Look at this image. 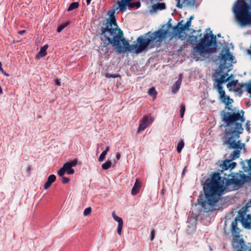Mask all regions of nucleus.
I'll use <instances>...</instances> for the list:
<instances>
[{"label": "nucleus", "mask_w": 251, "mask_h": 251, "mask_svg": "<svg viewBox=\"0 0 251 251\" xmlns=\"http://www.w3.org/2000/svg\"><path fill=\"white\" fill-rule=\"evenodd\" d=\"M186 167H185L183 170H182V176H184L185 175V171H186Z\"/></svg>", "instance_id": "5fc2aeb1"}, {"label": "nucleus", "mask_w": 251, "mask_h": 251, "mask_svg": "<svg viewBox=\"0 0 251 251\" xmlns=\"http://www.w3.org/2000/svg\"><path fill=\"white\" fill-rule=\"evenodd\" d=\"M105 76L107 78H116L119 76V75L116 74H111L109 73H106L105 74Z\"/></svg>", "instance_id": "58836bf2"}, {"label": "nucleus", "mask_w": 251, "mask_h": 251, "mask_svg": "<svg viewBox=\"0 0 251 251\" xmlns=\"http://www.w3.org/2000/svg\"><path fill=\"white\" fill-rule=\"evenodd\" d=\"M2 93V90L1 86H0V94Z\"/></svg>", "instance_id": "e2e57ef3"}, {"label": "nucleus", "mask_w": 251, "mask_h": 251, "mask_svg": "<svg viewBox=\"0 0 251 251\" xmlns=\"http://www.w3.org/2000/svg\"><path fill=\"white\" fill-rule=\"evenodd\" d=\"M216 88L219 94V98L222 102L225 103L226 106H228L233 100L229 96L226 95L225 91L223 89L222 86H216Z\"/></svg>", "instance_id": "9d476101"}, {"label": "nucleus", "mask_w": 251, "mask_h": 251, "mask_svg": "<svg viewBox=\"0 0 251 251\" xmlns=\"http://www.w3.org/2000/svg\"><path fill=\"white\" fill-rule=\"evenodd\" d=\"M238 83V80H232L230 82H229L226 86H227V88H229V87L231 86H235L236 85V84H237Z\"/></svg>", "instance_id": "e433bc0d"}, {"label": "nucleus", "mask_w": 251, "mask_h": 251, "mask_svg": "<svg viewBox=\"0 0 251 251\" xmlns=\"http://www.w3.org/2000/svg\"><path fill=\"white\" fill-rule=\"evenodd\" d=\"M184 1H188V0H183Z\"/></svg>", "instance_id": "338daca9"}, {"label": "nucleus", "mask_w": 251, "mask_h": 251, "mask_svg": "<svg viewBox=\"0 0 251 251\" xmlns=\"http://www.w3.org/2000/svg\"><path fill=\"white\" fill-rule=\"evenodd\" d=\"M218 37H220V36H221V34H218Z\"/></svg>", "instance_id": "0e129e2a"}, {"label": "nucleus", "mask_w": 251, "mask_h": 251, "mask_svg": "<svg viewBox=\"0 0 251 251\" xmlns=\"http://www.w3.org/2000/svg\"><path fill=\"white\" fill-rule=\"evenodd\" d=\"M249 121L247 122V123H246V129L247 131H250V126L248 125V123H249Z\"/></svg>", "instance_id": "3c124183"}, {"label": "nucleus", "mask_w": 251, "mask_h": 251, "mask_svg": "<svg viewBox=\"0 0 251 251\" xmlns=\"http://www.w3.org/2000/svg\"><path fill=\"white\" fill-rule=\"evenodd\" d=\"M242 180L243 182H250L251 181V176H246L243 175L242 176Z\"/></svg>", "instance_id": "c9c22d12"}, {"label": "nucleus", "mask_w": 251, "mask_h": 251, "mask_svg": "<svg viewBox=\"0 0 251 251\" xmlns=\"http://www.w3.org/2000/svg\"><path fill=\"white\" fill-rule=\"evenodd\" d=\"M184 146V142L182 140H181L177 143V151L178 153H180L181 151Z\"/></svg>", "instance_id": "a878e982"}, {"label": "nucleus", "mask_w": 251, "mask_h": 251, "mask_svg": "<svg viewBox=\"0 0 251 251\" xmlns=\"http://www.w3.org/2000/svg\"><path fill=\"white\" fill-rule=\"evenodd\" d=\"M168 33L167 30L158 29L154 32L149 31L143 35H140L136 39L135 45H130L128 42L124 38L123 46L126 47V52H134L136 54L146 51L148 47L153 48L160 45Z\"/></svg>", "instance_id": "7ed1b4c3"}, {"label": "nucleus", "mask_w": 251, "mask_h": 251, "mask_svg": "<svg viewBox=\"0 0 251 251\" xmlns=\"http://www.w3.org/2000/svg\"><path fill=\"white\" fill-rule=\"evenodd\" d=\"M239 220V217H236L231 224V231L233 234H238L239 233V229L237 227V222Z\"/></svg>", "instance_id": "4468645a"}, {"label": "nucleus", "mask_w": 251, "mask_h": 251, "mask_svg": "<svg viewBox=\"0 0 251 251\" xmlns=\"http://www.w3.org/2000/svg\"><path fill=\"white\" fill-rule=\"evenodd\" d=\"M48 48V45H45L41 47L39 52L36 55L37 58L43 57L47 55L46 50Z\"/></svg>", "instance_id": "f3484780"}, {"label": "nucleus", "mask_w": 251, "mask_h": 251, "mask_svg": "<svg viewBox=\"0 0 251 251\" xmlns=\"http://www.w3.org/2000/svg\"><path fill=\"white\" fill-rule=\"evenodd\" d=\"M245 207H246V208L251 207V199L250 201L246 203Z\"/></svg>", "instance_id": "49530a36"}, {"label": "nucleus", "mask_w": 251, "mask_h": 251, "mask_svg": "<svg viewBox=\"0 0 251 251\" xmlns=\"http://www.w3.org/2000/svg\"><path fill=\"white\" fill-rule=\"evenodd\" d=\"M228 75V74L225 73L221 75L220 78H216L215 81L217 83V86H222L223 83L226 82L229 80V77H226Z\"/></svg>", "instance_id": "dca6fc26"}, {"label": "nucleus", "mask_w": 251, "mask_h": 251, "mask_svg": "<svg viewBox=\"0 0 251 251\" xmlns=\"http://www.w3.org/2000/svg\"><path fill=\"white\" fill-rule=\"evenodd\" d=\"M116 156L117 160H118L120 158V154H119V153L117 152L116 153Z\"/></svg>", "instance_id": "6e6d98bb"}, {"label": "nucleus", "mask_w": 251, "mask_h": 251, "mask_svg": "<svg viewBox=\"0 0 251 251\" xmlns=\"http://www.w3.org/2000/svg\"><path fill=\"white\" fill-rule=\"evenodd\" d=\"M185 111V105L184 103H182L180 106V116L181 118H182L184 117Z\"/></svg>", "instance_id": "473e14b6"}, {"label": "nucleus", "mask_w": 251, "mask_h": 251, "mask_svg": "<svg viewBox=\"0 0 251 251\" xmlns=\"http://www.w3.org/2000/svg\"><path fill=\"white\" fill-rule=\"evenodd\" d=\"M246 83H239V86H240V88H243L244 87V86H246Z\"/></svg>", "instance_id": "8fccbe9b"}, {"label": "nucleus", "mask_w": 251, "mask_h": 251, "mask_svg": "<svg viewBox=\"0 0 251 251\" xmlns=\"http://www.w3.org/2000/svg\"><path fill=\"white\" fill-rule=\"evenodd\" d=\"M238 236L233 239L232 242L233 247L237 249V251H251V244H246L243 238L238 239Z\"/></svg>", "instance_id": "6e6552de"}, {"label": "nucleus", "mask_w": 251, "mask_h": 251, "mask_svg": "<svg viewBox=\"0 0 251 251\" xmlns=\"http://www.w3.org/2000/svg\"><path fill=\"white\" fill-rule=\"evenodd\" d=\"M193 18H194V16H191L188 21H190V22H191V21L193 19Z\"/></svg>", "instance_id": "13d9d810"}, {"label": "nucleus", "mask_w": 251, "mask_h": 251, "mask_svg": "<svg viewBox=\"0 0 251 251\" xmlns=\"http://www.w3.org/2000/svg\"><path fill=\"white\" fill-rule=\"evenodd\" d=\"M0 72H1L4 75H5L6 76H9V75L6 73L3 69L2 68V70H0Z\"/></svg>", "instance_id": "de8ad7c7"}, {"label": "nucleus", "mask_w": 251, "mask_h": 251, "mask_svg": "<svg viewBox=\"0 0 251 251\" xmlns=\"http://www.w3.org/2000/svg\"><path fill=\"white\" fill-rule=\"evenodd\" d=\"M242 115L239 112L230 113L222 111V121L226 124L225 135L226 144L229 145L228 148L242 150L245 148V144L241 146L237 145L236 140L240 137V134L243 132L242 123L245 121L244 117V112L241 110Z\"/></svg>", "instance_id": "f03ea898"}, {"label": "nucleus", "mask_w": 251, "mask_h": 251, "mask_svg": "<svg viewBox=\"0 0 251 251\" xmlns=\"http://www.w3.org/2000/svg\"><path fill=\"white\" fill-rule=\"evenodd\" d=\"M112 215L114 220L117 222L118 223V224H123V219L121 217H119L116 215L114 211L112 212Z\"/></svg>", "instance_id": "bb28decb"}, {"label": "nucleus", "mask_w": 251, "mask_h": 251, "mask_svg": "<svg viewBox=\"0 0 251 251\" xmlns=\"http://www.w3.org/2000/svg\"><path fill=\"white\" fill-rule=\"evenodd\" d=\"M25 32V30H21V31H19L18 32V33L20 35H22Z\"/></svg>", "instance_id": "864d4df0"}, {"label": "nucleus", "mask_w": 251, "mask_h": 251, "mask_svg": "<svg viewBox=\"0 0 251 251\" xmlns=\"http://www.w3.org/2000/svg\"><path fill=\"white\" fill-rule=\"evenodd\" d=\"M237 3H241L240 6L235 4L233 7V12L236 19L240 26L243 27L251 24V0L249 4L244 0H238Z\"/></svg>", "instance_id": "423d86ee"}, {"label": "nucleus", "mask_w": 251, "mask_h": 251, "mask_svg": "<svg viewBox=\"0 0 251 251\" xmlns=\"http://www.w3.org/2000/svg\"><path fill=\"white\" fill-rule=\"evenodd\" d=\"M241 88L240 87L239 88H237L236 90V91L239 92V91H241Z\"/></svg>", "instance_id": "052dcab7"}, {"label": "nucleus", "mask_w": 251, "mask_h": 251, "mask_svg": "<svg viewBox=\"0 0 251 251\" xmlns=\"http://www.w3.org/2000/svg\"><path fill=\"white\" fill-rule=\"evenodd\" d=\"M191 23L190 21H187V22L185 23V24L184 25L186 28V29H188L189 27L191 26Z\"/></svg>", "instance_id": "37998d69"}, {"label": "nucleus", "mask_w": 251, "mask_h": 251, "mask_svg": "<svg viewBox=\"0 0 251 251\" xmlns=\"http://www.w3.org/2000/svg\"><path fill=\"white\" fill-rule=\"evenodd\" d=\"M246 212L244 211L239 210L238 212L239 215V221L241 222L243 226L247 229L251 228V222L248 220V219L245 218Z\"/></svg>", "instance_id": "ddd939ff"}, {"label": "nucleus", "mask_w": 251, "mask_h": 251, "mask_svg": "<svg viewBox=\"0 0 251 251\" xmlns=\"http://www.w3.org/2000/svg\"><path fill=\"white\" fill-rule=\"evenodd\" d=\"M176 6L179 8H181L182 7V5L180 4V0H176Z\"/></svg>", "instance_id": "c03bdc74"}, {"label": "nucleus", "mask_w": 251, "mask_h": 251, "mask_svg": "<svg viewBox=\"0 0 251 251\" xmlns=\"http://www.w3.org/2000/svg\"><path fill=\"white\" fill-rule=\"evenodd\" d=\"M63 165L65 169V171L68 174L72 175V174H74L75 170L73 169H72V167H68V165H67L66 164H65Z\"/></svg>", "instance_id": "c85d7f7f"}, {"label": "nucleus", "mask_w": 251, "mask_h": 251, "mask_svg": "<svg viewBox=\"0 0 251 251\" xmlns=\"http://www.w3.org/2000/svg\"><path fill=\"white\" fill-rule=\"evenodd\" d=\"M140 186V183L137 180L136 181L134 186L131 189V194L133 195H136L139 192V189Z\"/></svg>", "instance_id": "6ab92c4d"}, {"label": "nucleus", "mask_w": 251, "mask_h": 251, "mask_svg": "<svg viewBox=\"0 0 251 251\" xmlns=\"http://www.w3.org/2000/svg\"><path fill=\"white\" fill-rule=\"evenodd\" d=\"M181 83V79L179 78L175 82L172 87V91L174 93H176L180 88Z\"/></svg>", "instance_id": "a211bd4d"}, {"label": "nucleus", "mask_w": 251, "mask_h": 251, "mask_svg": "<svg viewBox=\"0 0 251 251\" xmlns=\"http://www.w3.org/2000/svg\"><path fill=\"white\" fill-rule=\"evenodd\" d=\"M193 0V2H192V1H190V0L188 1V4L191 5H194L195 0Z\"/></svg>", "instance_id": "09e8293b"}, {"label": "nucleus", "mask_w": 251, "mask_h": 251, "mask_svg": "<svg viewBox=\"0 0 251 251\" xmlns=\"http://www.w3.org/2000/svg\"><path fill=\"white\" fill-rule=\"evenodd\" d=\"M247 219H248V220L251 223V215L248 214L247 216Z\"/></svg>", "instance_id": "603ef678"}, {"label": "nucleus", "mask_w": 251, "mask_h": 251, "mask_svg": "<svg viewBox=\"0 0 251 251\" xmlns=\"http://www.w3.org/2000/svg\"><path fill=\"white\" fill-rule=\"evenodd\" d=\"M78 6L79 3L78 2H73L70 4L68 8V11H71L74 9H75L78 8Z\"/></svg>", "instance_id": "b1692460"}, {"label": "nucleus", "mask_w": 251, "mask_h": 251, "mask_svg": "<svg viewBox=\"0 0 251 251\" xmlns=\"http://www.w3.org/2000/svg\"><path fill=\"white\" fill-rule=\"evenodd\" d=\"M236 165V163L231 162V160L226 159L223 161L222 164L220 165L221 169H219V171L223 174L225 171H227L228 169H229V173L224 174L225 176H227L229 177L231 176L232 174L231 172V170L234 168Z\"/></svg>", "instance_id": "1a4fd4ad"}, {"label": "nucleus", "mask_w": 251, "mask_h": 251, "mask_svg": "<svg viewBox=\"0 0 251 251\" xmlns=\"http://www.w3.org/2000/svg\"><path fill=\"white\" fill-rule=\"evenodd\" d=\"M101 40L102 43L99 47V50L104 54L109 52L110 45L116 48V51L120 54L126 52V47L123 46V41L124 39L123 31L118 28L116 23L114 12L110 15L107 19L105 26L100 28Z\"/></svg>", "instance_id": "f257e3e1"}, {"label": "nucleus", "mask_w": 251, "mask_h": 251, "mask_svg": "<svg viewBox=\"0 0 251 251\" xmlns=\"http://www.w3.org/2000/svg\"><path fill=\"white\" fill-rule=\"evenodd\" d=\"M219 173H214L209 182L203 187L206 200L201 202V205L205 212L213 211L214 207L221 199L225 190L223 185V179Z\"/></svg>", "instance_id": "20e7f679"}, {"label": "nucleus", "mask_w": 251, "mask_h": 251, "mask_svg": "<svg viewBox=\"0 0 251 251\" xmlns=\"http://www.w3.org/2000/svg\"><path fill=\"white\" fill-rule=\"evenodd\" d=\"M69 181H70V178L69 177H65V176L62 177L61 181H62V183H63V184L67 183L68 182H69Z\"/></svg>", "instance_id": "ea45409f"}, {"label": "nucleus", "mask_w": 251, "mask_h": 251, "mask_svg": "<svg viewBox=\"0 0 251 251\" xmlns=\"http://www.w3.org/2000/svg\"><path fill=\"white\" fill-rule=\"evenodd\" d=\"M77 159H75L73 160H72L71 162H68L65 163V164H66L68 165L69 167H73L75 166L77 164Z\"/></svg>", "instance_id": "7c9ffc66"}, {"label": "nucleus", "mask_w": 251, "mask_h": 251, "mask_svg": "<svg viewBox=\"0 0 251 251\" xmlns=\"http://www.w3.org/2000/svg\"><path fill=\"white\" fill-rule=\"evenodd\" d=\"M55 83L57 86H60L61 85L60 80L59 79H55Z\"/></svg>", "instance_id": "a18cd8bd"}, {"label": "nucleus", "mask_w": 251, "mask_h": 251, "mask_svg": "<svg viewBox=\"0 0 251 251\" xmlns=\"http://www.w3.org/2000/svg\"><path fill=\"white\" fill-rule=\"evenodd\" d=\"M240 150H241L238 149V150H235L233 151V152L230 155V158L231 160H235L239 157Z\"/></svg>", "instance_id": "5701e85b"}, {"label": "nucleus", "mask_w": 251, "mask_h": 251, "mask_svg": "<svg viewBox=\"0 0 251 251\" xmlns=\"http://www.w3.org/2000/svg\"><path fill=\"white\" fill-rule=\"evenodd\" d=\"M152 122V120L151 118L147 116H144L140 122L137 132L139 133L145 130Z\"/></svg>", "instance_id": "f8f14e48"}, {"label": "nucleus", "mask_w": 251, "mask_h": 251, "mask_svg": "<svg viewBox=\"0 0 251 251\" xmlns=\"http://www.w3.org/2000/svg\"><path fill=\"white\" fill-rule=\"evenodd\" d=\"M0 70H2V64L0 62Z\"/></svg>", "instance_id": "680f3d73"}, {"label": "nucleus", "mask_w": 251, "mask_h": 251, "mask_svg": "<svg viewBox=\"0 0 251 251\" xmlns=\"http://www.w3.org/2000/svg\"><path fill=\"white\" fill-rule=\"evenodd\" d=\"M109 151V147L108 146H106L105 150L102 152L98 159L99 162H102L104 160L105 155H106L107 153Z\"/></svg>", "instance_id": "aec40b11"}, {"label": "nucleus", "mask_w": 251, "mask_h": 251, "mask_svg": "<svg viewBox=\"0 0 251 251\" xmlns=\"http://www.w3.org/2000/svg\"><path fill=\"white\" fill-rule=\"evenodd\" d=\"M236 143L237 144V145H240V146H241L242 145V143H241V140H239L237 142H236Z\"/></svg>", "instance_id": "4d7b16f0"}, {"label": "nucleus", "mask_w": 251, "mask_h": 251, "mask_svg": "<svg viewBox=\"0 0 251 251\" xmlns=\"http://www.w3.org/2000/svg\"><path fill=\"white\" fill-rule=\"evenodd\" d=\"M201 36L202 34L200 33L198 36L192 35L189 37L190 43L196 45L193 53L194 56L198 54L204 56L206 54L214 53L217 50L216 37L212 34L211 31L210 34L206 33L203 38L199 40V42L196 43L199 41V37Z\"/></svg>", "instance_id": "39448f33"}, {"label": "nucleus", "mask_w": 251, "mask_h": 251, "mask_svg": "<svg viewBox=\"0 0 251 251\" xmlns=\"http://www.w3.org/2000/svg\"><path fill=\"white\" fill-rule=\"evenodd\" d=\"M242 181L238 178L235 177L234 176H232V178H226L225 176L223 178V185L225 184L224 188H228L230 185H241L242 184Z\"/></svg>", "instance_id": "9b49d317"}, {"label": "nucleus", "mask_w": 251, "mask_h": 251, "mask_svg": "<svg viewBox=\"0 0 251 251\" xmlns=\"http://www.w3.org/2000/svg\"><path fill=\"white\" fill-rule=\"evenodd\" d=\"M155 230L153 229H152L151 231V235H150V238L151 240L152 241L153 240L154 237H155Z\"/></svg>", "instance_id": "79ce46f5"}, {"label": "nucleus", "mask_w": 251, "mask_h": 251, "mask_svg": "<svg viewBox=\"0 0 251 251\" xmlns=\"http://www.w3.org/2000/svg\"><path fill=\"white\" fill-rule=\"evenodd\" d=\"M91 211H92V209L90 207L86 208V209H84V212H83L84 216H87L89 215L91 213Z\"/></svg>", "instance_id": "4c0bfd02"}, {"label": "nucleus", "mask_w": 251, "mask_h": 251, "mask_svg": "<svg viewBox=\"0 0 251 251\" xmlns=\"http://www.w3.org/2000/svg\"><path fill=\"white\" fill-rule=\"evenodd\" d=\"M91 0H86V3L87 5H89L90 3Z\"/></svg>", "instance_id": "bf43d9fd"}, {"label": "nucleus", "mask_w": 251, "mask_h": 251, "mask_svg": "<svg viewBox=\"0 0 251 251\" xmlns=\"http://www.w3.org/2000/svg\"><path fill=\"white\" fill-rule=\"evenodd\" d=\"M65 172H66L65 169L63 166L62 168H60L58 171L57 174L59 176H60L61 177H63V176H64Z\"/></svg>", "instance_id": "72a5a7b5"}, {"label": "nucleus", "mask_w": 251, "mask_h": 251, "mask_svg": "<svg viewBox=\"0 0 251 251\" xmlns=\"http://www.w3.org/2000/svg\"><path fill=\"white\" fill-rule=\"evenodd\" d=\"M111 165L112 162L111 161H107L102 165L101 167L103 170H106L108 169L111 167Z\"/></svg>", "instance_id": "c756f323"}, {"label": "nucleus", "mask_w": 251, "mask_h": 251, "mask_svg": "<svg viewBox=\"0 0 251 251\" xmlns=\"http://www.w3.org/2000/svg\"><path fill=\"white\" fill-rule=\"evenodd\" d=\"M123 224H118L117 228V233L119 234H121Z\"/></svg>", "instance_id": "a19ab883"}, {"label": "nucleus", "mask_w": 251, "mask_h": 251, "mask_svg": "<svg viewBox=\"0 0 251 251\" xmlns=\"http://www.w3.org/2000/svg\"><path fill=\"white\" fill-rule=\"evenodd\" d=\"M242 164H243V168L245 172L251 171V158L247 160L248 165L247 166H245L243 162Z\"/></svg>", "instance_id": "393cba45"}, {"label": "nucleus", "mask_w": 251, "mask_h": 251, "mask_svg": "<svg viewBox=\"0 0 251 251\" xmlns=\"http://www.w3.org/2000/svg\"><path fill=\"white\" fill-rule=\"evenodd\" d=\"M218 58L221 62L219 66L220 71L219 73H221L226 67V62L229 61L230 62H232L234 59V56L230 52L229 49L227 47H225L222 50L221 52L218 56Z\"/></svg>", "instance_id": "0eeeda50"}, {"label": "nucleus", "mask_w": 251, "mask_h": 251, "mask_svg": "<svg viewBox=\"0 0 251 251\" xmlns=\"http://www.w3.org/2000/svg\"><path fill=\"white\" fill-rule=\"evenodd\" d=\"M246 91L251 95V80L249 82L246 83Z\"/></svg>", "instance_id": "f704fd0d"}, {"label": "nucleus", "mask_w": 251, "mask_h": 251, "mask_svg": "<svg viewBox=\"0 0 251 251\" xmlns=\"http://www.w3.org/2000/svg\"><path fill=\"white\" fill-rule=\"evenodd\" d=\"M56 176L54 175H51L48 177L47 181L44 185V188L46 190L49 188L52 183L54 182L56 180Z\"/></svg>", "instance_id": "2eb2a0df"}, {"label": "nucleus", "mask_w": 251, "mask_h": 251, "mask_svg": "<svg viewBox=\"0 0 251 251\" xmlns=\"http://www.w3.org/2000/svg\"><path fill=\"white\" fill-rule=\"evenodd\" d=\"M229 110H230V108L229 107H227Z\"/></svg>", "instance_id": "69168bd1"}, {"label": "nucleus", "mask_w": 251, "mask_h": 251, "mask_svg": "<svg viewBox=\"0 0 251 251\" xmlns=\"http://www.w3.org/2000/svg\"><path fill=\"white\" fill-rule=\"evenodd\" d=\"M148 93L150 96L153 97H155L157 95V92L156 91L155 89L153 87L149 89Z\"/></svg>", "instance_id": "2f4dec72"}, {"label": "nucleus", "mask_w": 251, "mask_h": 251, "mask_svg": "<svg viewBox=\"0 0 251 251\" xmlns=\"http://www.w3.org/2000/svg\"><path fill=\"white\" fill-rule=\"evenodd\" d=\"M69 22H65L59 25L57 28V31L60 32L65 27L69 25Z\"/></svg>", "instance_id": "cd10ccee"}, {"label": "nucleus", "mask_w": 251, "mask_h": 251, "mask_svg": "<svg viewBox=\"0 0 251 251\" xmlns=\"http://www.w3.org/2000/svg\"><path fill=\"white\" fill-rule=\"evenodd\" d=\"M175 29L179 33H180L185 30L187 29L185 26L181 24V22H179L178 23L177 26L175 27Z\"/></svg>", "instance_id": "4be33fe9"}, {"label": "nucleus", "mask_w": 251, "mask_h": 251, "mask_svg": "<svg viewBox=\"0 0 251 251\" xmlns=\"http://www.w3.org/2000/svg\"><path fill=\"white\" fill-rule=\"evenodd\" d=\"M152 8L154 10H156L158 9L163 10L166 8V5L164 3H159L153 4L152 5Z\"/></svg>", "instance_id": "412c9836"}, {"label": "nucleus", "mask_w": 251, "mask_h": 251, "mask_svg": "<svg viewBox=\"0 0 251 251\" xmlns=\"http://www.w3.org/2000/svg\"><path fill=\"white\" fill-rule=\"evenodd\" d=\"M250 176H251V173H250Z\"/></svg>", "instance_id": "774afa93"}]
</instances>
